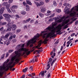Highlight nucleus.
Returning a JSON list of instances; mask_svg holds the SVG:
<instances>
[{
  "instance_id": "1",
  "label": "nucleus",
  "mask_w": 78,
  "mask_h": 78,
  "mask_svg": "<svg viewBox=\"0 0 78 78\" xmlns=\"http://www.w3.org/2000/svg\"><path fill=\"white\" fill-rule=\"evenodd\" d=\"M15 53L16 55L15 56H18V57H16L14 56L12 57L11 59V62H9L8 64V62L9 61V60L8 59L5 62L3 65L2 66H0V76H2L3 74L1 72H2L3 70H5L7 71V66L9 68L10 71H12V68L14 67L16 63H19L20 60L19 58L21 56H23L25 54L27 55H28L30 53V51H28V49H25L23 48H20L18 50V51H16L15 52L12 53L13 55H14Z\"/></svg>"
},
{
  "instance_id": "2",
  "label": "nucleus",
  "mask_w": 78,
  "mask_h": 78,
  "mask_svg": "<svg viewBox=\"0 0 78 78\" xmlns=\"http://www.w3.org/2000/svg\"><path fill=\"white\" fill-rule=\"evenodd\" d=\"M52 26L48 27L41 33L40 35L43 39H47L49 37H53L55 36V30H59L60 28L59 26H57L56 28L54 27V26L56 25L54 22H52Z\"/></svg>"
},
{
  "instance_id": "3",
  "label": "nucleus",
  "mask_w": 78,
  "mask_h": 78,
  "mask_svg": "<svg viewBox=\"0 0 78 78\" xmlns=\"http://www.w3.org/2000/svg\"><path fill=\"white\" fill-rule=\"evenodd\" d=\"M37 34V35L36 36H35L33 38L31 39L30 40L27 41V46H29L30 44H30V47L31 48L32 47H33V44H34L35 43V42H36V40L37 39V38H39V37L40 36H41V34Z\"/></svg>"
},
{
  "instance_id": "4",
  "label": "nucleus",
  "mask_w": 78,
  "mask_h": 78,
  "mask_svg": "<svg viewBox=\"0 0 78 78\" xmlns=\"http://www.w3.org/2000/svg\"><path fill=\"white\" fill-rule=\"evenodd\" d=\"M42 37L43 39H44V40L43 41H42V40H40L37 43L38 44L37 46L34 47L35 48H37L38 50L41 49V48H42V47H40L41 45V44H42V43L45 44L47 43V41H48V40L47 39L48 38H43Z\"/></svg>"
},
{
  "instance_id": "5",
  "label": "nucleus",
  "mask_w": 78,
  "mask_h": 78,
  "mask_svg": "<svg viewBox=\"0 0 78 78\" xmlns=\"http://www.w3.org/2000/svg\"><path fill=\"white\" fill-rule=\"evenodd\" d=\"M67 8H68V7H67V6H66V7H65L64 11H65L66 13V14H69V13H70V12H71L70 14V16H74L75 15V12H72V11L74 9V7L72 8L70 10V11H69V10H70V8H68V9H67Z\"/></svg>"
},
{
  "instance_id": "6",
  "label": "nucleus",
  "mask_w": 78,
  "mask_h": 78,
  "mask_svg": "<svg viewBox=\"0 0 78 78\" xmlns=\"http://www.w3.org/2000/svg\"><path fill=\"white\" fill-rule=\"evenodd\" d=\"M7 27H8L9 31L11 30L12 28V30L13 31H15L16 28H17V26L15 24H11L10 23H8L7 24Z\"/></svg>"
},
{
  "instance_id": "7",
  "label": "nucleus",
  "mask_w": 78,
  "mask_h": 78,
  "mask_svg": "<svg viewBox=\"0 0 78 78\" xmlns=\"http://www.w3.org/2000/svg\"><path fill=\"white\" fill-rule=\"evenodd\" d=\"M4 17H5V19L6 21L8 22L9 23L11 22V19H10V17H11V15L9 14H4L3 15Z\"/></svg>"
},
{
  "instance_id": "8",
  "label": "nucleus",
  "mask_w": 78,
  "mask_h": 78,
  "mask_svg": "<svg viewBox=\"0 0 78 78\" xmlns=\"http://www.w3.org/2000/svg\"><path fill=\"white\" fill-rule=\"evenodd\" d=\"M18 8V6L17 5H13L11 6L10 8V9L13 13H16V9H17Z\"/></svg>"
},
{
  "instance_id": "9",
  "label": "nucleus",
  "mask_w": 78,
  "mask_h": 78,
  "mask_svg": "<svg viewBox=\"0 0 78 78\" xmlns=\"http://www.w3.org/2000/svg\"><path fill=\"white\" fill-rule=\"evenodd\" d=\"M65 18V16H63L61 18V19H59V18L58 19V17L55 18V21L57 22V23H59L60 22H61Z\"/></svg>"
},
{
  "instance_id": "10",
  "label": "nucleus",
  "mask_w": 78,
  "mask_h": 78,
  "mask_svg": "<svg viewBox=\"0 0 78 78\" xmlns=\"http://www.w3.org/2000/svg\"><path fill=\"white\" fill-rule=\"evenodd\" d=\"M5 8L6 9H7V11L9 12L10 14H11L12 13V12L11 10H10V9L9 8V6H10V4H8L6 5L5 6Z\"/></svg>"
},
{
  "instance_id": "11",
  "label": "nucleus",
  "mask_w": 78,
  "mask_h": 78,
  "mask_svg": "<svg viewBox=\"0 0 78 78\" xmlns=\"http://www.w3.org/2000/svg\"><path fill=\"white\" fill-rule=\"evenodd\" d=\"M40 9L41 10V12H43V13H44L45 11H46V9H45V8L43 7V6H41L40 7Z\"/></svg>"
},
{
  "instance_id": "12",
  "label": "nucleus",
  "mask_w": 78,
  "mask_h": 78,
  "mask_svg": "<svg viewBox=\"0 0 78 78\" xmlns=\"http://www.w3.org/2000/svg\"><path fill=\"white\" fill-rule=\"evenodd\" d=\"M69 21H68V20L64 19L62 23V26H64L66 24H67V23Z\"/></svg>"
},
{
  "instance_id": "13",
  "label": "nucleus",
  "mask_w": 78,
  "mask_h": 78,
  "mask_svg": "<svg viewBox=\"0 0 78 78\" xmlns=\"http://www.w3.org/2000/svg\"><path fill=\"white\" fill-rule=\"evenodd\" d=\"M9 31V28H8L7 30L4 29L1 32L2 34H5V32H7V31Z\"/></svg>"
},
{
  "instance_id": "14",
  "label": "nucleus",
  "mask_w": 78,
  "mask_h": 78,
  "mask_svg": "<svg viewBox=\"0 0 78 78\" xmlns=\"http://www.w3.org/2000/svg\"><path fill=\"white\" fill-rule=\"evenodd\" d=\"M27 3L29 5H32V4L31 3V2L30 0H26Z\"/></svg>"
},
{
  "instance_id": "15",
  "label": "nucleus",
  "mask_w": 78,
  "mask_h": 78,
  "mask_svg": "<svg viewBox=\"0 0 78 78\" xmlns=\"http://www.w3.org/2000/svg\"><path fill=\"white\" fill-rule=\"evenodd\" d=\"M21 46H20V44H18V46H17L16 47V48H15V50H18V49H19V48H20Z\"/></svg>"
},
{
  "instance_id": "16",
  "label": "nucleus",
  "mask_w": 78,
  "mask_h": 78,
  "mask_svg": "<svg viewBox=\"0 0 78 78\" xmlns=\"http://www.w3.org/2000/svg\"><path fill=\"white\" fill-rule=\"evenodd\" d=\"M5 7H3L1 9L0 11H2V12H4V10H5Z\"/></svg>"
},
{
  "instance_id": "17",
  "label": "nucleus",
  "mask_w": 78,
  "mask_h": 78,
  "mask_svg": "<svg viewBox=\"0 0 78 78\" xmlns=\"http://www.w3.org/2000/svg\"><path fill=\"white\" fill-rule=\"evenodd\" d=\"M39 15L40 17H44V14H42L41 12H39Z\"/></svg>"
},
{
  "instance_id": "18",
  "label": "nucleus",
  "mask_w": 78,
  "mask_h": 78,
  "mask_svg": "<svg viewBox=\"0 0 78 78\" xmlns=\"http://www.w3.org/2000/svg\"><path fill=\"white\" fill-rule=\"evenodd\" d=\"M26 13H27V12L24 11H23L21 12V14L23 15H25V14H26Z\"/></svg>"
},
{
  "instance_id": "19",
  "label": "nucleus",
  "mask_w": 78,
  "mask_h": 78,
  "mask_svg": "<svg viewBox=\"0 0 78 78\" xmlns=\"http://www.w3.org/2000/svg\"><path fill=\"white\" fill-rule=\"evenodd\" d=\"M8 4V2H4L3 3L2 5L3 6H6Z\"/></svg>"
},
{
  "instance_id": "20",
  "label": "nucleus",
  "mask_w": 78,
  "mask_h": 78,
  "mask_svg": "<svg viewBox=\"0 0 78 78\" xmlns=\"http://www.w3.org/2000/svg\"><path fill=\"white\" fill-rule=\"evenodd\" d=\"M27 70H28V68H26L24 69H23V73H25L27 72Z\"/></svg>"
},
{
  "instance_id": "21",
  "label": "nucleus",
  "mask_w": 78,
  "mask_h": 78,
  "mask_svg": "<svg viewBox=\"0 0 78 78\" xmlns=\"http://www.w3.org/2000/svg\"><path fill=\"white\" fill-rule=\"evenodd\" d=\"M41 51H42V50H36V52H37V54H39V52H41Z\"/></svg>"
},
{
  "instance_id": "22",
  "label": "nucleus",
  "mask_w": 78,
  "mask_h": 78,
  "mask_svg": "<svg viewBox=\"0 0 78 78\" xmlns=\"http://www.w3.org/2000/svg\"><path fill=\"white\" fill-rule=\"evenodd\" d=\"M52 61H53V59H52L51 58H50L49 59V61L48 62V63H50V62L51 63Z\"/></svg>"
},
{
  "instance_id": "23",
  "label": "nucleus",
  "mask_w": 78,
  "mask_h": 78,
  "mask_svg": "<svg viewBox=\"0 0 78 78\" xmlns=\"http://www.w3.org/2000/svg\"><path fill=\"white\" fill-rule=\"evenodd\" d=\"M44 4V2H40L39 3V6H41V5H43Z\"/></svg>"
},
{
  "instance_id": "24",
  "label": "nucleus",
  "mask_w": 78,
  "mask_h": 78,
  "mask_svg": "<svg viewBox=\"0 0 78 78\" xmlns=\"http://www.w3.org/2000/svg\"><path fill=\"white\" fill-rule=\"evenodd\" d=\"M53 4L55 6H56V1H54L53 2Z\"/></svg>"
},
{
  "instance_id": "25",
  "label": "nucleus",
  "mask_w": 78,
  "mask_h": 78,
  "mask_svg": "<svg viewBox=\"0 0 78 78\" xmlns=\"http://www.w3.org/2000/svg\"><path fill=\"white\" fill-rule=\"evenodd\" d=\"M69 7L68 8H70H70H71V5H70L69 4V3H68L67 5V6H68Z\"/></svg>"
},
{
  "instance_id": "26",
  "label": "nucleus",
  "mask_w": 78,
  "mask_h": 78,
  "mask_svg": "<svg viewBox=\"0 0 78 78\" xmlns=\"http://www.w3.org/2000/svg\"><path fill=\"white\" fill-rule=\"evenodd\" d=\"M55 14L54 13L52 14L50 16V18H51V17H54L55 16Z\"/></svg>"
},
{
  "instance_id": "27",
  "label": "nucleus",
  "mask_w": 78,
  "mask_h": 78,
  "mask_svg": "<svg viewBox=\"0 0 78 78\" xmlns=\"http://www.w3.org/2000/svg\"><path fill=\"white\" fill-rule=\"evenodd\" d=\"M30 20H31V19L30 18L26 20V23H28V22H30Z\"/></svg>"
},
{
  "instance_id": "28",
  "label": "nucleus",
  "mask_w": 78,
  "mask_h": 78,
  "mask_svg": "<svg viewBox=\"0 0 78 78\" xmlns=\"http://www.w3.org/2000/svg\"><path fill=\"white\" fill-rule=\"evenodd\" d=\"M14 51V50L10 49L9 50L8 53H12V51Z\"/></svg>"
},
{
  "instance_id": "29",
  "label": "nucleus",
  "mask_w": 78,
  "mask_h": 78,
  "mask_svg": "<svg viewBox=\"0 0 78 78\" xmlns=\"http://www.w3.org/2000/svg\"><path fill=\"white\" fill-rule=\"evenodd\" d=\"M26 9H30V7L28 5H26Z\"/></svg>"
},
{
  "instance_id": "30",
  "label": "nucleus",
  "mask_w": 78,
  "mask_h": 78,
  "mask_svg": "<svg viewBox=\"0 0 78 78\" xmlns=\"http://www.w3.org/2000/svg\"><path fill=\"white\" fill-rule=\"evenodd\" d=\"M21 31L20 29H17L16 30V33L17 34L19 33V32H20Z\"/></svg>"
},
{
  "instance_id": "31",
  "label": "nucleus",
  "mask_w": 78,
  "mask_h": 78,
  "mask_svg": "<svg viewBox=\"0 0 78 78\" xmlns=\"http://www.w3.org/2000/svg\"><path fill=\"white\" fill-rule=\"evenodd\" d=\"M5 54H4L3 55H2L1 57V59H3L5 57Z\"/></svg>"
},
{
  "instance_id": "32",
  "label": "nucleus",
  "mask_w": 78,
  "mask_h": 78,
  "mask_svg": "<svg viewBox=\"0 0 78 78\" xmlns=\"http://www.w3.org/2000/svg\"><path fill=\"white\" fill-rule=\"evenodd\" d=\"M53 54V55L51 56V57L52 58H54V56H55L56 55V53H55V52H54Z\"/></svg>"
},
{
  "instance_id": "33",
  "label": "nucleus",
  "mask_w": 78,
  "mask_h": 78,
  "mask_svg": "<svg viewBox=\"0 0 78 78\" xmlns=\"http://www.w3.org/2000/svg\"><path fill=\"white\" fill-rule=\"evenodd\" d=\"M75 9L76 10V11H78V5L75 7Z\"/></svg>"
},
{
  "instance_id": "34",
  "label": "nucleus",
  "mask_w": 78,
  "mask_h": 78,
  "mask_svg": "<svg viewBox=\"0 0 78 78\" xmlns=\"http://www.w3.org/2000/svg\"><path fill=\"white\" fill-rule=\"evenodd\" d=\"M44 71H43L42 72H41V76H44Z\"/></svg>"
},
{
  "instance_id": "35",
  "label": "nucleus",
  "mask_w": 78,
  "mask_h": 78,
  "mask_svg": "<svg viewBox=\"0 0 78 78\" xmlns=\"http://www.w3.org/2000/svg\"><path fill=\"white\" fill-rule=\"evenodd\" d=\"M13 2V0H9L8 1V3H12Z\"/></svg>"
},
{
  "instance_id": "36",
  "label": "nucleus",
  "mask_w": 78,
  "mask_h": 78,
  "mask_svg": "<svg viewBox=\"0 0 78 78\" xmlns=\"http://www.w3.org/2000/svg\"><path fill=\"white\" fill-rule=\"evenodd\" d=\"M2 42H3V40L2 39H0V44H3V43Z\"/></svg>"
},
{
  "instance_id": "37",
  "label": "nucleus",
  "mask_w": 78,
  "mask_h": 78,
  "mask_svg": "<svg viewBox=\"0 0 78 78\" xmlns=\"http://www.w3.org/2000/svg\"><path fill=\"white\" fill-rule=\"evenodd\" d=\"M56 11L57 12H61V10L60 9H57L56 10Z\"/></svg>"
},
{
  "instance_id": "38",
  "label": "nucleus",
  "mask_w": 78,
  "mask_h": 78,
  "mask_svg": "<svg viewBox=\"0 0 78 78\" xmlns=\"http://www.w3.org/2000/svg\"><path fill=\"white\" fill-rule=\"evenodd\" d=\"M35 4L37 6V7H39V3L38 2H35Z\"/></svg>"
},
{
  "instance_id": "39",
  "label": "nucleus",
  "mask_w": 78,
  "mask_h": 78,
  "mask_svg": "<svg viewBox=\"0 0 78 78\" xmlns=\"http://www.w3.org/2000/svg\"><path fill=\"white\" fill-rule=\"evenodd\" d=\"M3 19V17L2 16L0 15V21H1V20L2 19Z\"/></svg>"
},
{
  "instance_id": "40",
  "label": "nucleus",
  "mask_w": 78,
  "mask_h": 78,
  "mask_svg": "<svg viewBox=\"0 0 78 78\" xmlns=\"http://www.w3.org/2000/svg\"><path fill=\"white\" fill-rule=\"evenodd\" d=\"M20 45L21 47H23L25 45V44H20Z\"/></svg>"
},
{
  "instance_id": "41",
  "label": "nucleus",
  "mask_w": 78,
  "mask_h": 78,
  "mask_svg": "<svg viewBox=\"0 0 78 78\" xmlns=\"http://www.w3.org/2000/svg\"><path fill=\"white\" fill-rule=\"evenodd\" d=\"M16 41H17V40H16V39H14L12 40V42L13 43H14V42H16Z\"/></svg>"
},
{
  "instance_id": "42",
  "label": "nucleus",
  "mask_w": 78,
  "mask_h": 78,
  "mask_svg": "<svg viewBox=\"0 0 78 78\" xmlns=\"http://www.w3.org/2000/svg\"><path fill=\"white\" fill-rule=\"evenodd\" d=\"M10 43H11V42L10 41H8L6 44L7 45H9V44Z\"/></svg>"
},
{
  "instance_id": "43",
  "label": "nucleus",
  "mask_w": 78,
  "mask_h": 78,
  "mask_svg": "<svg viewBox=\"0 0 78 78\" xmlns=\"http://www.w3.org/2000/svg\"><path fill=\"white\" fill-rule=\"evenodd\" d=\"M2 23L3 25H5L7 24V23H6V22H3Z\"/></svg>"
},
{
  "instance_id": "44",
  "label": "nucleus",
  "mask_w": 78,
  "mask_h": 78,
  "mask_svg": "<svg viewBox=\"0 0 78 78\" xmlns=\"http://www.w3.org/2000/svg\"><path fill=\"white\" fill-rule=\"evenodd\" d=\"M4 28L3 27H2L0 29V31H3V30Z\"/></svg>"
},
{
  "instance_id": "45",
  "label": "nucleus",
  "mask_w": 78,
  "mask_h": 78,
  "mask_svg": "<svg viewBox=\"0 0 78 78\" xmlns=\"http://www.w3.org/2000/svg\"><path fill=\"white\" fill-rule=\"evenodd\" d=\"M11 39H12V36H11L9 38V41H11Z\"/></svg>"
},
{
  "instance_id": "46",
  "label": "nucleus",
  "mask_w": 78,
  "mask_h": 78,
  "mask_svg": "<svg viewBox=\"0 0 78 78\" xmlns=\"http://www.w3.org/2000/svg\"><path fill=\"white\" fill-rule=\"evenodd\" d=\"M8 56H9V53H8V52H7V53H6V56L5 57V58L8 57Z\"/></svg>"
},
{
  "instance_id": "47",
  "label": "nucleus",
  "mask_w": 78,
  "mask_h": 78,
  "mask_svg": "<svg viewBox=\"0 0 78 78\" xmlns=\"http://www.w3.org/2000/svg\"><path fill=\"white\" fill-rule=\"evenodd\" d=\"M69 43H70V44H71V43H72V41H71V40H69V41L67 42V44H68V43H69Z\"/></svg>"
},
{
  "instance_id": "48",
  "label": "nucleus",
  "mask_w": 78,
  "mask_h": 78,
  "mask_svg": "<svg viewBox=\"0 0 78 78\" xmlns=\"http://www.w3.org/2000/svg\"><path fill=\"white\" fill-rule=\"evenodd\" d=\"M29 69L30 70H32V71H33V67L30 66L29 68Z\"/></svg>"
},
{
  "instance_id": "49",
  "label": "nucleus",
  "mask_w": 78,
  "mask_h": 78,
  "mask_svg": "<svg viewBox=\"0 0 78 78\" xmlns=\"http://www.w3.org/2000/svg\"><path fill=\"white\" fill-rule=\"evenodd\" d=\"M75 34V33H73V34H71V37H73V36H74Z\"/></svg>"
},
{
  "instance_id": "50",
  "label": "nucleus",
  "mask_w": 78,
  "mask_h": 78,
  "mask_svg": "<svg viewBox=\"0 0 78 78\" xmlns=\"http://www.w3.org/2000/svg\"><path fill=\"white\" fill-rule=\"evenodd\" d=\"M9 36V34H6L5 36L4 37H6V38H7V37H8Z\"/></svg>"
},
{
  "instance_id": "51",
  "label": "nucleus",
  "mask_w": 78,
  "mask_h": 78,
  "mask_svg": "<svg viewBox=\"0 0 78 78\" xmlns=\"http://www.w3.org/2000/svg\"><path fill=\"white\" fill-rule=\"evenodd\" d=\"M49 22H52L53 21V19L52 18H51L49 20Z\"/></svg>"
},
{
  "instance_id": "52",
  "label": "nucleus",
  "mask_w": 78,
  "mask_h": 78,
  "mask_svg": "<svg viewBox=\"0 0 78 78\" xmlns=\"http://www.w3.org/2000/svg\"><path fill=\"white\" fill-rule=\"evenodd\" d=\"M24 37L25 39H28V37L27 35H26Z\"/></svg>"
},
{
  "instance_id": "53",
  "label": "nucleus",
  "mask_w": 78,
  "mask_h": 78,
  "mask_svg": "<svg viewBox=\"0 0 78 78\" xmlns=\"http://www.w3.org/2000/svg\"><path fill=\"white\" fill-rule=\"evenodd\" d=\"M56 59H57V58H55L52 61L54 62H55L56 61Z\"/></svg>"
},
{
  "instance_id": "54",
  "label": "nucleus",
  "mask_w": 78,
  "mask_h": 78,
  "mask_svg": "<svg viewBox=\"0 0 78 78\" xmlns=\"http://www.w3.org/2000/svg\"><path fill=\"white\" fill-rule=\"evenodd\" d=\"M24 29H27V25H25L24 27Z\"/></svg>"
},
{
  "instance_id": "55",
  "label": "nucleus",
  "mask_w": 78,
  "mask_h": 78,
  "mask_svg": "<svg viewBox=\"0 0 78 78\" xmlns=\"http://www.w3.org/2000/svg\"><path fill=\"white\" fill-rule=\"evenodd\" d=\"M51 76V75H50V73H49L48 76V78L50 77V76Z\"/></svg>"
},
{
  "instance_id": "56",
  "label": "nucleus",
  "mask_w": 78,
  "mask_h": 78,
  "mask_svg": "<svg viewBox=\"0 0 78 78\" xmlns=\"http://www.w3.org/2000/svg\"><path fill=\"white\" fill-rule=\"evenodd\" d=\"M78 21L77 20L76 21L75 23V25H76L78 24Z\"/></svg>"
},
{
  "instance_id": "57",
  "label": "nucleus",
  "mask_w": 78,
  "mask_h": 78,
  "mask_svg": "<svg viewBox=\"0 0 78 78\" xmlns=\"http://www.w3.org/2000/svg\"><path fill=\"white\" fill-rule=\"evenodd\" d=\"M51 12L50 11V10H48L47 11V13H50V12Z\"/></svg>"
},
{
  "instance_id": "58",
  "label": "nucleus",
  "mask_w": 78,
  "mask_h": 78,
  "mask_svg": "<svg viewBox=\"0 0 78 78\" xmlns=\"http://www.w3.org/2000/svg\"><path fill=\"white\" fill-rule=\"evenodd\" d=\"M3 13V12L0 10V15H2Z\"/></svg>"
},
{
  "instance_id": "59",
  "label": "nucleus",
  "mask_w": 78,
  "mask_h": 78,
  "mask_svg": "<svg viewBox=\"0 0 78 78\" xmlns=\"http://www.w3.org/2000/svg\"><path fill=\"white\" fill-rule=\"evenodd\" d=\"M3 26V23H0V27H2Z\"/></svg>"
},
{
  "instance_id": "60",
  "label": "nucleus",
  "mask_w": 78,
  "mask_h": 78,
  "mask_svg": "<svg viewBox=\"0 0 78 78\" xmlns=\"http://www.w3.org/2000/svg\"><path fill=\"white\" fill-rule=\"evenodd\" d=\"M53 51H52L50 55L51 56V55H53Z\"/></svg>"
},
{
  "instance_id": "61",
  "label": "nucleus",
  "mask_w": 78,
  "mask_h": 78,
  "mask_svg": "<svg viewBox=\"0 0 78 78\" xmlns=\"http://www.w3.org/2000/svg\"><path fill=\"white\" fill-rule=\"evenodd\" d=\"M58 44V41H57L55 43V44Z\"/></svg>"
},
{
  "instance_id": "62",
  "label": "nucleus",
  "mask_w": 78,
  "mask_h": 78,
  "mask_svg": "<svg viewBox=\"0 0 78 78\" xmlns=\"http://www.w3.org/2000/svg\"><path fill=\"white\" fill-rule=\"evenodd\" d=\"M34 62V59H32V61H31V62Z\"/></svg>"
},
{
  "instance_id": "63",
  "label": "nucleus",
  "mask_w": 78,
  "mask_h": 78,
  "mask_svg": "<svg viewBox=\"0 0 78 78\" xmlns=\"http://www.w3.org/2000/svg\"><path fill=\"white\" fill-rule=\"evenodd\" d=\"M23 4L24 6H25V5H26V2H23Z\"/></svg>"
},
{
  "instance_id": "64",
  "label": "nucleus",
  "mask_w": 78,
  "mask_h": 78,
  "mask_svg": "<svg viewBox=\"0 0 78 78\" xmlns=\"http://www.w3.org/2000/svg\"><path fill=\"white\" fill-rule=\"evenodd\" d=\"M25 75H23V76L21 77V78H25Z\"/></svg>"
}]
</instances>
